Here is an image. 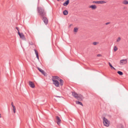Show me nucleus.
<instances>
[{
    "label": "nucleus",
    "instance_id": "nucleus-26",
    "mask_svg": "<svg viewBox=\"0 0 128 128\" xmlns=\"http://www.w3.org/2000/svg\"><path fill=\"white\" fill-rule=\"evenodd\" d=\"M97 44V42H94L93 43V44L94 45H96Z\"/></svg>",
    "mask_w": 128,
    "mask_h": 128
},
{
    "label": "nucleus",
    "instance_id": "nucleus-24",
    "mask_svg": "<svg viewBox=\"0 0 128 128\" xmlns=\"http://www.w3.org/2000/svg\"><path fill=\"white\" fill-rule=\"evenodd\" d=\"M121 40V38L120 37H119L117 39L116 42H120Z\"/></svg>",
    "mask_w": 128,
    "mask_h": 128
},
{
    "label": "nucleus",
    "instance_id": "nucleus-37",
    "mask_svg": "<svg viewBox=\"0 0 128 128\" xmlns=\"http://www.w3.org/2000/svg\"><path fill=\"white\" fill-rule=\"evenodd\" d=\"M58 0V1H60V0Z\"/></svg>",
    "mask_w": 128,
    "mask_h": 128
},
{
    "label": "nucleus",
    "instance_id": "nucleus-13",
    "mask_svg": "<svg viewBox=\"0 0 128 128\" xmlns=\"http://www.w3.org/2000/svg\"><path fill=\"white\" fill-rule=\"evenodd\" d=\"M89 8H91L92 10H95L96 8V6L95 5H94L90 6Z\"/></svg>",
    "mask_w": 128,
    "mask_h": 128
},
{
    "label": "nucleus",
    "instance_id": "nucleus-23",
    "mask_svg": "<svg viewBox=\"0 0 128 128\" xmlns=\"http://www.w3.org/2000/svg\"><path fill=\"white\" fill-rule=\"evenodd\" d=\"M117 50H118V48L116 47V46H114V52H116Z\"/></svg>",
    "mask_w": 128,
    "mask_h": 128
},
{
    "label": "nucleus",
    "instance_id": "nucleus-20",
    "mask_svg": "<svg viewBox=\"0 0 128 128\" xmlns=\"http://www.w3.org/2000/svg\"><path fill=\"white\" fill-rule=\"evenodd\" d=\"M108 64H109V65L110 66V67H111V69H114V70H116V69L115 68H114L112 66V65L110 63V62H108Z\"/></svg>",
    "mask_w": 128,
    "mask_h": 128
},
{
    "label": "nucleus",
    "instance_id": "nucleus-11",
    "mask_svg": "<svg viewBox=\"0 0 128 128\" xmlns=\"http://www.w3.org/2000/svg\"><path fill=\"white\" fill-rule=\"evenodd\" d=\"M29 84L30 86L32 88H34L35 87L34 84L30 81H29Z\"/></svg>",
    "mask_w": 128,
    "mask_h": 128
},
{
    "label": "nucleus",
    "instance_id": "nucleus-25",
    "mask_svg": "<svg viewBox=\"0 0 128 128\" xmlns=\"http://www.w3.org/2000/svg\"><path fill=\"white\" fill-rule=\"evenodd\" d=\"M16 109L15 106H14V107L13 108V110L14 113H15L16 112Z\"/></svg>",
    "mask_w": 128,
    "mask_h": 128
},
{
    "label": "nucleus",
    "instance_id": "nucleus-32",
    "mask_svg": "<svg viewBox=\"0 0 128 128\" xmlns=\"http://www.w3.org/2000/svg\"><path fill=\"white\" fill-rule=\"evenodd\" d=\"M55 96L56 97H58V98H61V97H62V96Z\"/></svg>",
    "mask_w": 128,
    "mask_h": 128
},
{
    "label": "nucleus",
    "instance_id": "nucleus-22",
    "mask_svg": "<svg viewBox=\"0 0 128 128\" xmlns=\"http://www.w3.org/2000/svg\"><path fill=\"white\" fill-rule=\"evenodd\" d=\"M78 29L77 28H75L74 29V32H78Z\"/></svg>",
    "mask_w": 128,
    "mask_h": 128
},
{
    "label": "nucleus",
    "instance_id": "nucleus-31",
    "mask_svg": "<svg viewBox=\"0 0 128 128\" xmlns=\"http://www.w3.org/2000/svg\"><path fill=\"white\" fill-rule=\"evenodd\" d=\"M16 28L17 30L18 31V32H19V30H18V27H16Z\"/></svg>",
    "mask_w": 128,
    "mask_h": 128
},
{
    "label": "nucleus",
    "instance_id": "nucleus-8",
    "mask_svg": "<svg viewBox=\"0 0 128 128\" xmlns=\"http://www.w3.org/2000/svg\"><path fill=\"white\" fill-rule=\"evenodd\" d=\"M56 118L57 120L56 123L58 125H60L61 121V120L60 118L58 116H56Z\"/></svg>",
    "mask_w": 128,
    "mask_h": 128
},
{
    "label": "nucleus",
    "instance_id": "nucleus-18",
    "mask_svg": "<svg viewBox=\"0 0 128 128\" xmlns=\"http://www.w3.org/2000/svg\"><path fill=\"white\" fill-rule=\"evenodd\" d=\"M60 86H62L64 83V81L63 80L61 79H60Z\"/></svg>",
    "mask_w": 128,
    "mask_h": 128
},
{
    "label": "nucleus",
    "instance_id": "nucleus-17",
    "mask_svg": "<svg viewBox=\"0 0 128 128\" xmlns=\"http://www.w3.org/2000/svg\"><path fill=\"white\" fill-rule=\"evenodd\" d=\"M76 104H80L82 106H83V105L82 103L80 102L79 101H76Z\"/></svg>",
    "mask_w": 128,
    "mask_h": 128
},
{
    "label": "nucleus",
    "instance_id": "nucleus-1",
    "mask_svg": "<svg viewBox=\"0 0 128 128\" xmlns=\"http://www.w3.org/2000/svg\"><path fill=\"white\" fill-rule=\"evenodd\" d=\"M37 9L39 15L41 17L46 16V13L44 9L42 8L39 7Z\"/></svg>",
    "mask_w": 128,
    "mask_h": 128
},
{
    "label": "nucleus",
    "instance_id": "nucleus-30",
    "mask_svg": "<svg viewBox=\"0 0 128 128\" xmlns=\"http://www.w3.org/2000/svg\"><path fill=\"white\" fill-rule=\"evenodd\" d=\"M102 56L100 54H98L97 55V56L98 57H100Z\"/></svg>",
    "mask_w": 128,
    "mask_h": 128
},
{
    "label": "nucleus",
    "instance_id": "nucleus-34",
    "mask_svg": "<svg viewBox=\"0 0 128 128\" xmlns=\"http://www.w3.org/2000/svg\"><path fill=\"white\" fill-rule=\"evenodd\" d=\"M36 56H37V55H38V52L37 53H36Z\"/></svg>",
    "mask_w": 128,
    "mask_h": 128
},
{
    "label": "nucleus",
    "instance_id": "nucleus-3",
    "mask_svg": "<svg viewBox=\"0 0 128 128\" xmlns=\"http://www.w3.org/2000/svg\"><path fill=\"white\" fill-rule=\"evenodd\" d=\"M52 81L53 82V84H54L56 86V87L59 86V82L57 80L52 79Z\"/></svg>",
    "mask_w": 128,
    "mask_h": 128
},
{
    "label": "nucleus",
    "instance_id": "nucleus-6",
    "mask_svg": "<svg viewBox=\"0 0 128 128\" xmlns=\"http://www.w3.org/2000/svg\"><path fill=\"white\" fill-rule=\"evenodd\" d=\"M106 2L104 1H94L92 2L93 3H95L96 4H103L105 3Z\"/></svg>",
    "mask_w": 128,
    "mask_h": 128
},
{
    "label": "nucleus",
    "instance_id": "nucleus-28",
    "mask_svg": "<svg viewBox=\"0 0 128 128\" xmlns=\"http://www.w3.org/2000/svg\"><path fill=\"white\" fill-rule=\"evenodd\" d=\"M34 51L35 52V54H36V53H37L38 52L35 49H34Z\"/></svg>",
    "mask_w": 128,
    "mask_h": 128
},
{
    "label": "nucleus",
    "instance_id": "nucleus-2",
    "mask_svg": "<svg viewBox=\"0 0 128 128\" xmlns=\"http://www.w3.org/2000/svg\"><path fill=\"white\" fill-rule=\"evenodd\" d=\"M103 123L104 125L107 127H108L109 126L110 124V122L105 117H104L103 118Z\"/></svg>",
    "mask_w": 128,
    "mask_h": 128
},
{
    "label": "nucleus",
    "instance_id": "nucleus-5",
    "mask_svg": "<svg viewBox=\"0 0 128 128\" xmlns=\"http://www.w3.org/2000/svg\"><path fill=\"white\" fill-rule=\"evenodd\" d=\"M84 97L81 94L78 95L76 98L78 101H82L84 99Z\"/></svg>",
    "mask_w": 128,
    "mask_h": 128
},
{
    "label": "nucleus",
    "instance_id": "nucleus-27",
    "mask_svg": "<svg viewBox=\"0 0 128 128\" xmlns=\"http://www.w3.org/2000/svg\"><path fill=\"white\" fill-rule=\"evenodd\" d=\"M29 44L31 45H33L34 44V43L32 42H30L29 43Z\"/></svg>",
    "mask_w": 128,
    "mask_h": 128
},
{
    "label": "nucleus",
    "instance_id": "nucleus-4",
    "mask_svg": "<svg viewBox=\"0 0 128 128\" xmlns=\"http://www.w3.org/2000/svg\"><path fill=\"white\" fill-rule=\"evenodd\" d=\"M46 16H44L42 17V20L44 22V24H46V25L48 23V20L47 18L45 17Z\"/></svg>",
    "mask_w": 128,
    "mask_h": 128
},
{
    "label": "nucleus",
    "instance_id": "nucleus-19",
    "mask_svg": "<svg viewBox=\"0 0 128 128\" xmlns=\"http://www.w3.org/2000/svg\"><path fill=\"white\" fill-rule=\"evenodd\" d=\"M68 12L66 10H65L63 12V14L64 15H66L68 14Z\"/></svg>",
    "mask_w": 128,
    "mask_h": 128
},
{
    "label": "nucleus",
    "instance_id": "nucleus-9",
    "mask_svg": "<svg viewBox=\"0 0 128 128\" xmlns=\"http://www.w3.org/2000/svg\"><path fill=\"white\" fill-rule=\"evenodd\" d=\"M38 69L40 72L44 75V76H47V74L46 73H45L43 70H42L39 68H38Z\"/></svg>",
    "mask_w": 128,
    "mask_h": 128
},
{
    "label": "nucleus",
    "instance_id": "nucleus-14",
    "mask_svg": "<svg viewBox=\"0 0 128 128\" xmlns=\"http://www.w3.org/2000/svg\"><path fill=\"white\" fill-rule=\"evenodd\" d=\"M69 0H67L63 4L64 6H66L67 5L69 4Z\"/></svg>",
    "mask_w": 128,
    "mask_h": 128
},
{
    "label": "nucleus",
    "instance_id": "nucleus-33",
    "mask_svg": "<svg viewBox=\"0 0 128 128\" xmlns=\"http://www.w3.org/2000/svg\"><path fill=\"white\" fill-rule=\"evenodd\" d=\"M36 57L37 58V59L39 60V56H38V55H37V56H36Z\"/></svg>",
    "mask_w": 128,
    "mask_h": 128
},
{
    "label": "nucleus",
    "instance_id": "nucleus-12",
    "mask_svg": "<svg viewBox=\"0 0 128 128\" xmlns=\"http://www.w3.org/2000/svg\"><path fill=\"white\" fill-rule=\"evenodd\" d=\"M72 96L76 98L78 95L77 93L74 92H72Z\"/></svg>",
    "mask_w": 128,
    "mask_h": 128
},
{
    "label": "nucleus",
    "instance_id": "nucleus-15",
    "mask_svg": "<svg viewBox=\"0 0 128 128\" xmlns=\"http://www.w3.org/2000/svg\"><path fill=\"white\" fill-rule=\"evenodd\" d=\"M52 79H54H54H56L59 80V79H60L59 77L58 76H52Z\"/></svg>",
    "mask_w": 128,
    "mask_h": 128
},
{
    "label": "nucleus",
    "instance_id": "nucleus-29",
    "mask_svg": "<svg viewBox=\"0 0 128 128\" xmlns=\"http://www.w3.org/2000/svg\"><path fill=\"white\" fill-rule=\"evenodd\" d=\"M110 22H108L106 23L105 24L106 25H108V24H110Z\"/></svg>",
    "mask_w": 128,
    "mask_h": 128
},
{
    "label": "nucleus",
    "instance_id": "nucleus-10",
    "mask_svg": "<svg viewBox=\"0 0 128 128\" xmlns=\"http://www.w3.org/2000/svg\"><path fill=\"white\" fill-rule=\"evenodd\" d=\"M18 34L21 38H22L23 40H25V38L24 36L22 33H20V32H18Z\"/></svg>",
    "mask_w": 128,
    "mask_h": 128
},
{
    "label": "nucleus",
    "instance_id": "nucleus-7",
    "mask_svg": "<svg viewBox=\"0 0 128 128\" xmlns=\"http://www.w3.org/2000/svg\"><path fill=\"white\" fill-rule=\"evenodd\" d=\"M127 60L126 59H123L120 61V64H124L127 63Z\"/></svg>",
    "mask_w": 128,
    "mask_h": 128
},
{
    "label": "nucleus",
    "instance_id": "nucleus-36",
    "mask_svg": "<svg viewBox=\"0 0 128 128\" xmlns=\"http://www.w3.org/2000/svg\"><path fill=\"white\" fill-rule=\"evenodd\" d=\"M1 114H0V118H1Z\"/></svg>",
    "mask_w": 128,
    "mask_h": 128
},
{
    "label": "nucleus",
    "instance_id": "nucleus-21",
    "mask_svg": "<svg viewBox=\"0 0 128 128\" xmlns=\"http://www.w3.org/2000/svg\"><path fill=\"white\" fill-rule=\"evenodd\" d=\"M117 73L120 75H122L123 74V73L122 72L120 71H118L117 72Z\"/></svg>",
    "mask_w": 128,
    "mask_h": 128
},
{
    "label": "nucleus",
    "instance_id": "nucleus-16",
    "mask_svg": "<svg viewBox=\"0 0 128 128\" xmlns=\"http://www.w3.org/2000/svg\"><path fill=\"white\" fill-rule=\"evenodd\" d=\"M122 3L125 5L128 4V2L126 0H124L122 2Z\"/></svg>",
    "mask_w": 128,
    "mask_h": 128
},
{
    "label": "nucleus",
    "instance_id": "nucleus-35",
    "mask_svg": "<svg viewBox=\"0 0 128 128\" xmlns=\"http://www.w3.org/2000/svg\"><path fill=\"white\" fill-rule=\"evenodd\" d=\"M12 106L13 107V108L14 107V106L13 104V102H12Z\"/></svg>",
    "mask_w": 128,
    "mask_h": 128
}]
</instances>
